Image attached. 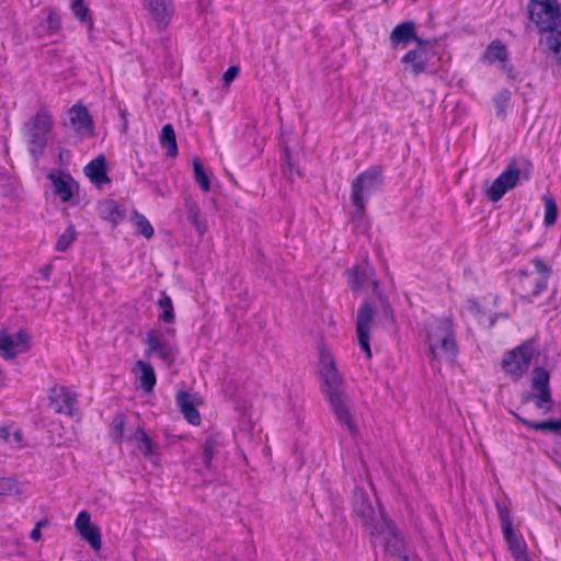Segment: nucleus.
<instances>
[{
    "label": "nucleus",
    "instance_id": "1",
    "mask_svg": "<svg viewBox=\"0 0 561 561\" xmlns=\"http://www.w3.org/2000/svg\"><path fill=\"white\" fill-rule=\"evenodd\" d=\"M319 374L323 381V392L327 396L332 411L339 423L355 435L357 425L351 409V400L344 391V381L337 371L332 355L325 351H320Z\"/></svg>",
    "mask_w": 561,
    "mask_h": 561
},
{
    "label": "nucleus",
    "instance_id": "2",
    "mask_svg": "<svg viewBox=\"0 0 561 561\" xmlns=\"http://www.w3.org/2000/svg\"><path fill=\"white\" fill-rule=\"evenodd\" d=\"M425 342L434 360L453 359L457 352L456 334L450 318H435L425 325Z\"/></svg>",
    "mask_w": 561,
    "mask_h": 561
},
{
    "label": "nucleus",
    "instance_id": "3",
    "mask_svg": "<svg viewBox=\"0 0 561 561\" xmlns=\"http://www.w3.org/2000/svg\"><path fill=\"white\" fill-rule=\"evenodd\" d=\"M353 512L370 536H376L380 526H385V523L388 520L379 507L376 496L369 495L362 490L354 492Z\"/></svg>",
    "mask_w": 561,
    "mask_h": 561
},
{
    "label": "nucleus",
    "instance_id": "4",
    "mask_svg": "<svg viewBox=\"0 0 561 561\" xmlns=\"http://www.w3.org/2000/svg\"><path fill=\"white\" fill-rule=\"evenodd\" d=\"M54 127L51 115L46 108H41L24 125L25 135L30 145V152L38 159L44 152L48 136Z\"/></svg>",
    "mask_w": 561,
    "mask_h": 561
},
{
    "label": "nucleus",
    "instance_id": "5",
    "mask_svg": "<svg viewBox=\"0 0 561 561\" xmlns=\"http://www.w3.org/2000/svg\"><path fill=\"white\" fill-rule=\"evenodd\" d=\"M533 264V271H520L518 275L520 296L529 301L546 289L551 274V268L541 259H534Z\"/></svg>",
    "mask_w": 561,
    "mask_h": 561
},
{
    "label": "nucleus",
    "instance_id": "6",
    "mask_svg": "<svg viewBox=\"0 0 561 561\" xmlns=\"http://www.w3.org/2000/svg\"><path fill=\"white\" fill-rule=\"evenodd\" d=\"M381 170L377 167L360 173L352 184L351 199L356 213L362 215L365 210V198L381 184Z\"/></svg>",
    "mask_w": 561,
    "mask_h": 561
},
{
    "label": "nucleus",
    "instance_id": "7",
    "mask_svg": "<svg viewBox=\"0 0 561 561\" xmlns=\"http://www.w3.org/2000/svg\"><path fill=\"white\" fill-rule=\"evenodd\" d=\"M528 15L539 32H550L560 22L561 12L558 4L551 0H531L528 8Z\"/></svg>",
    "mask_w": 561,
    "mask_h": 561
},
{
    "label": "nucleus",
    "instance_id": "8",
    "mask_svg": "<svg viewBox=\"0 0 561 561\" xmlns=\"http://www.w3.org/2000/svg\"><path fill=\"white\" fill-rule=\"evenodd\" d=\"M174 335L173 329H167L165 332L159 330H150L146 334L145 343L147 348L145 351L147 356L157 355L168 366L174 362L176 347L173 343L165 339V335Z\"/></svg>",
    "mask_w": 561,
    "mask_h": 561
},
{
    "label": "nucleus",
    "instance_id": "9",
    "mask_svg": "<svg viewBox=\"0 0 561 561\" xmlns=\"http://www.w3.org/2000/svg\"><path fill=\"white\" fill-rule=\"evenodd\" d=\"M535 353L533 343H523L506 354L502 364L503 369L515 379L520 378L528 370Z\"/></svg>",
    "mask_w": 561,
    "mask_h": 561
},
{
    "label": "nucleus",
    "instance_id": "10",
    "mask_svg": "<svg viewBox=\"0 0 561 561\" xmlns=\"http://www.w3.org/2000/svg\"><path fill=\"white\" fill-rule=\"evenodd\" d=\"M375 537L381 538L385 552L397 561H408L409 554L401 533L388 519Z\"/></svg>",
    "mask_w": 561,
    "mask_h": 561
},
{
    "label": "nucleus",
    "instance_id": "11",
    "mask_svg": "<svg viewBox=\"0 0 561 561\" xmlns=\"http://www.w3.org/2000/svg\"><path fill=\"white\" fill-rule=\"evenodd\" d=\"M417 47L409 50L403 57L402 62L405 65V70L410 71L413 76H419L427 70V64L431 59L430 41L423 38L416 39Z\"/></svg>",
    "mask_w": 561,
    "mask_h": 561
},
{
    "label": "nucleus",
    "instance_id": "12",
    "mask_svg": "<svg viewBox=\"0 0 561 561\" xmlns=\"http://www.w3.org/2000/svg\"><path fill=\"white\" fill-rule=\"evenodd\" d=\"M519 179V169L515 164H510L486 190V196L492 202L500 201L507 191L517 185Z\"/></svg>",
    "mask_w": 561,
    "mask_h": 561
},
{
    "label": "nucleus",
    "instance_id": "13",
    "mask_svg": "<svg viewBox=\"0 0 561 561\" xmlns=\"http://www.w3.org/2000/svg\"><path fill=\"white\" fill-rule=\"evenodd\" d=\"M375 309L373 305L365 301L357 311L356 333L360 348L366 353L367 358L371 357L369 346V331L373 323Z\"/></svg>",
    "mask_w": 561,
    "mask_h": 561
},
{
    "label": "nucleus",
    "instance_id": "14",
    "mask_svg": "<svg viewBox=\"0 0 561 561\" xmlns=\"http://www.w3.org/2000/svg\"><path fill=\"white\" fill-rule=\"evenodd\" d=\"M49 409L55 413L73 416L77 412V397L62 386H55L49 394Z\"/></svg>",
    "mask_w": 561,
    "mask_h": 561
},
{
    "label": "nucleus",
    "instance_id": "15",
    "mask_svg": "<svg viewBox=\"0 0 561 561\" xmlns=\"http://www.w3.org/2000/svg\"><path fill=\"white\" fill-rule=\"evenodd\" d=\"M30 335L21 330L15 334L0 333V354L5 359H13L30 347Z\"/></svg>",
    "mask_w": 561,
    "mask_h": 561
},
{
    "label": "nucleus",
    "instance_id": "16",
    "mask_svg": "<svg viewBox=\"0 0 561 561\" xmlns=\"http://www.w3.org/2000/svg\"><path fill=\"white\" fill-rule=\"evenodd\" d=\"M531 387L538 391L536 394V405L539 409H550L547 404L551 403V392L549 388V373L542 368L537 367L533 371Z\"/></svg>",
    "mask_w": 561,
    "mask_h": 561
},
{
    "label": "nucleus",
    "instance_id": "17",
    "mask_svg": "<svg viewBox=\"0 0 561 561\" xmlns=\"http://www.w3.org/2000/svg\"><path fill=\"white\" fill-rule=\"evenodd\" d=\"M374 270L367 262H363L347 272V282L353 290H359L367 286L369 283L373 284L376 290L378 283L373 279Z\"/></svg>",
    "mask_w": 561,
    "mask_h": 561
},
{
    "label": "nucleus",
    "instance_id": "18",
    "mask_svg": "<svg viewBox=\"0 0 561 561\" xmlns=\"http://www.w3.org/2000/svg\"><path fill=\"white\" fill-rule=\"evenodd\" d=\"M147 8L159 28H164L173 15L172 0H147Z\"/></svg>",
    "mask_w": 561,
    "mask_h": 561
},
{
    "label": "nucleus",
    "instance_id": "19",
    "mask_svg": "<svg viewBox=\"0 0 561 561\" xmlns=\"http://www.w3.org/2000/svg\"><path fill=\"white\" fill-rule=\"evenodd\" d=\"M504 539L515 561H531L526 553V543L520 535H517L513 527L502 529Z\"/></svg>",
    "mask_w": 561,
    "mask_h": 561
},
{
    "label": "nucleus",
    "instance_id": "20",
    "mask_svg": "<svg viewBox=\"0 0 561 561\" xmlns=\"http://www.w3.org/2000/svg\"><path fill=\"white\" fill-rule=\"evenodd\" d=\"M134 374L136 380L139 382L140 388L146 393H150L157 382L152 366L144 360H137L134 368Z\"/></svg>",
    "mask_w": 561,
    "mask_h": 561
},
{
    "label": "nucleus",
    "instance_id": "21",
    "mask_svg": "<svg viewBox=\"0 0 561 561\" xmlns=\"http://www.w3.org/2000/svg\"><path fill=\"white\" fill-rule=\"evenodd\" d=\"M176 404L188 423L193 425L199 424L201 415L195 408V398L192 394L185 391L178 392Z\"/></svg>",
    "mask_w": 561,
    "mask_h": 561
},
{
    "label": "nucleus",
    "instance_id": "22",
    "mask_svg": "<svg viewBox=\"0 0 561 561\" xmlns=\"http://www.w3.org/2000/svg\"><path fill=\"white\" fill-rule=\"evenodd\" d=\"M84 173L96 185H102L110 182V179L106 174L104 156H99L90 161L84 168Z\"/></svg>",
    "mask_w": 561,
    "mask_h": 561
},
{
    "label": "nucleus",
    "instance_id": "23",
    "mask_svg": "<svg viewBox=\"0 0 561 561\" xmlns=\"http://www.w3.org/2000/svg\"><path fill=\"white\" fill-rule=\"evenodd\" d=\"M420 38L415 33V27L413 22H403L398 24L391 32L390 41L393 46H398L400 44H407L409 41H414Z\"/></svg>",
    "mask_w": 561,
    "mask_h": 561
},
{
    "label": "nucleus",
    "instance_id": "24",
    "mask_svg": "<svg viewBox=\"0 0 561 561\" xmlns=\"http://www.w3.org/2000/svg\"><path fill=\"white\" fill-rule=\"evenodd\" d=\"M71 125L77 131H90L92 128V119L87 107L75 105L69 111Z\"/></svg>",
    "mask_w": 561,
    "mask_h": 561
},
{
    "label": "nucleus",
    "instance_id": "25",
    "mask_svg": "<svg viewBox=\"0 0 561 561\" xmlns=\"http://www.w3.org/2000/svg\"><path fill=\"white\" fill-rule=\"evenodd\" d=\"M98 209L103 219L108 220L114 225L118 224L124 218V209L113 199L101 202Z\"/></svg>",
    "mask_w": 561,
    "mask_h": 561
},
{
    "label": "nucleus",
    "instance_id": "26",
    "mask_svg": "<svg viewBox=\"0 0 561 561\" xmlns=\"http://www.w3.org/2000/svg\"><path fill=\"white\" fill-rule=\"evenodd\" d=\"M159 141L162 148L167 149V157L173 158L178 154L175 133L171 124L162 127Z\"/></svg>",
    "mask_w": 561,
    "mask_h": 561
},
{
    "label": "nucleus",
    "instance_id": "27",
    "mask_svg": "<svg viewBox=\"0 0 561 561\" xmlns=\"http://www.w3.org/2000/svg\"><path fill=\"white\" fill-rule=\"evenodd\" d=\"M129 439L136 443L137 448L142 453V455L146 458L153 459V457L156 456L154 446L149 436L141 427H138Z\"/></svg>",
    "mask_w": 561,
    "mask_h": 561
},
{
    "label": "nucleus",
    "instance_id": "28",
    "mask_svg": "<svg viewBox=\"0 0 561 561\" xmlns=\"http://www.w3.org/2000/svg\"><path fill=\"white\" fill-rule=\"evenodd\" d=\"M185 210L187 219L193 224L197 232L203 236L207 230V225L206 221L202 219L199 206L195 202L186 199Z\"/></svg>",
    "mask_w": 561,
    "mask_h": 561
},
{
    "label": "nucleus",
    "instance_id": "29",
    "mask_svg": "<svg viewBox=\"0 0 561 561\" xmlns=\"http://www.w3.org/2000/svg\"><path fill=\"white\" fill-rule=\"evenodd\" d=\"M54 194L59 196L62 202H68L72 196L69 181L65 176L50 174Z\"/></svg>",
    "mask_w": 561,
    "mask_h": 561
},
{
    "label": "nucleus",
    "instance_id": "30",
    "mask_svg": "<svg viewBox=\"0 0 561 561\" xmlns=\"http://www.w3.org/2000/svg\"><path fill=\"white\" fill-rule=\"evenodd\" d=\"M157 305L161 310V312L158 316V319L165 323H172L175 319V316L171 298L165 293H161L157 301Z\"/></svg>",
    "mask_w": 561,
    "mask_h": 561
},
{
    "label": "nucleus",
    "instance_id": "31",
    "mask_svg": "<svg viewBox=\"0 0 561 561\" xmlns=\"http://www.w3.org/2000/svg\"><path fill=\"white\" fill-rule=\"evenodd\" d=\"M484 58L493 64L495 61H504L507 58L505 45L499 41L492 42L485 50Z\"/></svg>",
    "mask_w": 561,
    "mask_h": 561
},
{
    "label": "nucleus",
    "instance_id": "32",
    "mask_svg": "<svg viewBox=\"0 0 561 561\" xmlns=\"http://www.w3.org/2000/svg\"><path fill=\"white\" fill-rule=\"evenodd\" d=\"M542 201L545 203V218L543 222L547 227H551L556 224L558 217L557 203L550 195H543Z\"/></svg>",
    "mask_w": 561,
    "mask_h": 561
},
{
    "label": "nucleus",
    "instance_id": "33",
    "mask_svg": "<svg viewBox=\"0 0 561 561\" xmlns=\"http://www.w3.org/2000/svg\"><path fill=\"white\" fill-rule=\"evenodd\" d=\"M516 417L523 422L525 425H527L530 428L537 430V431H551V432H560L561 431V421L560 420H551V421H543V422H533L528 420H524L516 415Z\"/></svg>",
    "mask_w": 561,
    "mask_h": 561
},
{
    "label": "nucleus",
    "instance_id": "34",
    "mask_svg": "<svg viewBox=\"0 0 561 561\" xmlns=\"http://www.w3.org/2000/svg\"><path fill=\"white\" fill-rule=\"evenodd\" d=\"M60 30V18L57 13L49 11L46 20L41 24V35H54Z\"/></svg>",
    "mask_w": 561,
    "mask_h": 561
},
{
    "label": "nucleus",
    "instance_id": "35",
    "mask_svg": "<svg viewBox=\"0 0 561 561\" xmlns=\"http://www.w3.org/2000/svg\"><path fill=\"white\" fill-rule=\"evenodd\" d=\"M80 536L87 540L94 550H99L102 546L101 531L95 525H91L87 529L81 530Z\"/></svg>",
    "mask_w": 561,
    "mask_h": 561
},
{
    "label": "nucleus",
    "instance_id": "36",
    "mask_svg": "<svg viewBox=\"0 0 561 561\" xmlns=\"http://www.w3.org/2000/svg\"><path fill=\"white\" fill-rule=\"evenodd\" d=\"M133 220L139 234L144 236L146 239H150L153 236V228L144 215L135 211Z\"/></svg>",
    "mask_w": 561,
    "mask_h": 561
},
{
    "label": "nucleus",
    "instance_id": "37",
    "mask_svg": "<svg viewBox=\"0 0 561 561\" xmlns=\"http://www.w3.org/2000/svg\"><path fill=\"white\" fill-rule=\"evenodd\" d=\"M77 232L72 225L68 226L67 229L59 236L56 242V250L59 252L66 251L72 242L76 240Z\"/></svg>",
    "mask_w": 561,
    "mask_h": 561
},
{
    "label": "nucleus",
    "instance_id": "38",
    "mask_svg": "<svg viewBox=\"0 0 561 561\" xmlns=\"http://www.w3.org/2000/svg\"><path fill=\"white\" fill-rule=\"evenodd\" d=\"M219 443L216 436H209L203 446V461L206 467H210L211 459L218 451Z\"/></svg>",
    "mask_w": 561,
    "mask_h": 561
},
{
    "label": "nucleus",
    "instance_id": "39",
    "mask_svg": "<svg viewBox=\"0 0 561 561\" xmlns=\"http://www.w3.org/2000/svg\"><path fill=\"white\" fill-rule=\"evenodd\" d=\"M193 171L195 181L198 183L199 187L204 192H208L210 190V182L203 165L197 159L193 160Z\"/></svg>",
    "mask_w": 561,
    "mask_h": 561
},
{
    "label": "nucleus",
    "instance_id": "40",
    "mask_svg": "<svg viewBox=\"0 0 561 561\" xmlns=\"http://www.w3.org/2000/svg\"><path fill=\"white\" fill-rule=\"evenodd\" d=\"M18 492L19 488L14 479L0 477V495H11Z\"/></svg>",
    "mask_w": 561,
    "mask_h": 561
},
{
    "label": "nucleus",
    "instance_id": "41",
    "mask_svg": "<svg viewBox=\"0 0 561 561\" xmlns=\"http://www.w3.org/2000/svg\"><path fill=\"white\" fill-rule=\"evenodd\" d=\"M124 433V417L123 415H116L111 424V436L115 440H121Z\"/></svg>",
    "mask_w": 561,
    "mask_h": 561
},
{
    "label": "nucleus",
    "instance_id": "42",
    "mask_svg": "<svg viewBox=\"0 0 561 561\" xmlns=\"http://www.w3.org/2000/svg\"><path fill=\"white\" fill-rule=\"evenodd\" d=\"M499 518L501 520L502 529L513 527V520L511 517L510 510L506 505L496 503Z\"/></svg>",
    "mask_w": 561,
    "mask_h": 561
},
{
    "label": "nucleus",
    "instance_id": "43",
    "mask_svg": "<svg viewBox=\"0 0 561 561\" xmlns=\"http://www.w3.org/2000/svg\"><path fill=\"white\" fill-rule=\"evenodd\" d=\"M72 12L81 22H90L89 9L81 0L76 1L72 4Z\"/></svg>",
    "mask_w": 561,
    "mask_h": 561
},
{
    "label": "nucleus",
    "instance_id": "44",
    "mask_svg": "<svg viewBox=\"0 0 561 561\" xmlns=\"http://www.w3.org/2000/svg\"><path fill=\"white\" fill-rule=\"evenodd\" d=\"M92 524L90 520V514L87 511L80 512L75 520V526H76L78 533H80L83 529H87Z\"/></svg>",
    "mask_w": 561,
    "mask_h": 561
},
{
    "label": "nucleus",
    "instance_id": "45",
    "mask_svg": "<svg viewBox=\"0 0 561 561\" xmlns=\"http://www.w3.org/2000/svg\"><path fill=\"white\" fill-rule=\"evenodd\" d=\"M549 48L561 57V33L551 34L548 38Z\"/></svg>",
    "mask_w": 561,
    "mask_h": 561
},
{
    "label": "nucleus",
    "instance_id": "46",
    "mask_svg": "<svg viewBox=\"0 0 561 561\" xmlns=\"http://www.w3.org/2000/svg\"><path fill=\"white\" fill-rule=\"evenodd\" d=\"M2 436L8 443H16L19 444L22 440V433L20 431H15L11 433L9 430H2Z\"/></svg>",
    "mask_w": 561,
    "mask_h": 561
},
{
    "label": "nucleus",
    "instance_id": "47",
    "mask_svg": "<svg viewBox=\"0 0 561 561\" xmlns=\"http://www.w3.org/2000/svg\"><path fill=\"white\" fill-rule=\"evenodd\" d=\"M239 73V68L237 66L229 67L222 76V80L226 85L230 84L231 81L236 79Z\"/></svg>",
    "mask_w": 561,
    "mask_h": 561
},
{
    "label": "nucleus",
    "instance_id": "48",
    "mask_svg": "<svg viewBox=\"0 0 561 561\" xmlns=\"http://www.w3.org/2000/svg\"><path fill=\"white\" fill-rule=\"evenodd\" d=\"M48 525V520L47 519H41L36 523L35 527L33 528V530L31 531L30 534V537L31 539L37 541L42 538V533H41V528Z\"/></svg>",
    "mask_w": 561,
    "mask_h": 561
},
{
    "label": "nucleus",
    "instance_id": "49",
    "mask_svg": "<svg viewBox=\"0 0 561 561\" xmlns=\"http://www.w3.org/2000/svg\"><path fill=\"white\" fill-rule=\"evenodd\" d=\"M508 100H510V93L507 91H503L499 94V96L496 99V105H497L500 114H503L504 107H505L506 103L508 102Z\"/></svg>",
    "mask_w": 561,
    "mask_h": 561
},
{
    "label": "nucleus",
    "instance_id": "50",
    "mask_svg": "<svg viewBox=\"0 0 561 561\" xmlns=\"http://www.w3.org/2000/svg\"><path fill=\"white\" fill-rule=\"evenodd\" d=\"M49 272H50V266L48 265V266H46V267L44 268V276H45L46 278L48 277Z\"/></svg>",
    "mask_w": 561,
    "mask_h": 561
},
{
    "label": "nucleus",
    "instance_id": "51",
    "mask_svg": "<svg viewBox=\"0 0 561 561\" xmlns=\"http://www.w3.org/2000/svg\"><path fill=\"white\" fill-rule=\"evenodd\" d=\"M285 156H286V160L289 162V154H288L287 148L285 149Z\"/></svg>",
    "mask_w": 561,
    "mask_h": 561
}]
</instances>
